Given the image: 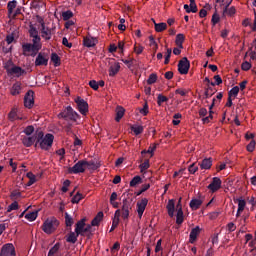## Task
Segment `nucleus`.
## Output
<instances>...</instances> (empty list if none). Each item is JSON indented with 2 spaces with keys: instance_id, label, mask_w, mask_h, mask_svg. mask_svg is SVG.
Masks as SVG:
<instances>
[{
  "instance_id": "nucleus-5",
  "label": "nucleus",
  "mask_w": 256,
  "mask_h": 256,
  "mask_svg": "<svg viewBox=\"0 0 256 256\" xmlns=\"http://www.w3.org/2000/svg\"><path fill=\"white\" fill-rule=\"evenodd\" d=\"M85 160H79L74 166L68 168L69 175H79L85 173Z\"/></svg>"
},
{
  "instance_id": "nucleus-17",
  "label": "nucleus",
  "mask_w": 256,
  "mask_h": 256,
  "mask_svg": "<svg viewBox=\"0 0 256 256\" xmlns=\"http://www.w3.org/2000/svg\"><path fill=\"white\" fill-rule=\"evenodd\" d=\"M25 73V70L19 66H14L10 69H8L9 75H17V77H21Z\"/></svg>"
},
{
  "instance_id": "nucleus-36",
  "label": "nucleus",
  "mask_w": 256,
  "mask_h": 256,
  "mask_svg": "<svg viewBox=\"0 0 256 256\" xmlns=\"http://www.w3.org/2000/svg\"><path fill=\"white\" fill-rule=\"evenodd\" d=\"M130 129L133 131L134 135H141V133L144 131L143 126L139 125H132Z\"/></svg>"
},
{
  "instance_id": "nucleus-6",
  "label": "nucleus",
  "mask_w": 256,
  "mask_h": 256,
  "mask_svg": "<svg viewBox=\"0 0 256 256\" xmlns=\"http://www.w3.org/2000/svg\"><path fill=\"white\" fill-rule=\"evenodd\" d=\"M39 23H40V33H41L42 39H45V41H51V37H53L51 28L45 25V21H43V19H41Z\"/></svg>"
},
{
  "instance_id": "nucleus-25",
  "label": "nucleus",
  "mask_w": 256,
  "mask_h": 256,
  "mask_svg": "<svg viewBox=\"0 0 256 256\" xmlns=\"http://www.w3.org/2000/svg\"><path fill=\"white\" fill-rule=\"evenodd\" d=\"M185 41V35L184 34H177L175 44L179 49H183V42Z\"/></svg>"
},
{
  "instance_id": "nucleus-18",
  "label": "nucleus",
  "mask_w": 256,
  "mask_h": 256,
  "mask_svg": "<svg viewBox=\"0 0 256 256\" xmlns=\"http://www.w3.org/2000/svg\"><path fill=\"white\" fill-rule=\"evenodd\" d=\"M35 141H37V138H35V136H24L22 139L24 147H32Z\"/></svg>"
},
{
  "instance_id": "nucleus-10",
  "label": "nucleus",
  "mask_w": 256,
  "mask_h": 256,
  "mask_svg": "<svg viewBox=\"0 0 256 256\" xmlns=\"http://www.w3.org/2000/svg\"><path fill=\"white\" fill-rule=\"evenodd\" d=\"M131 209H132L131 200L125 198L122 201V219H124V221L129 219V213Z\"/></svg>"
},
{
  "instance_id": "nucleus-40",
  "label": "nucleus",
  "mask_w": 256,
  "mask_h": 256,
  "mask_svg": "<svg viewBox=\"0 0 256 256\" xmlns=\"http://www.w3.org/2000/svg\"><path fill=\"white\" fill-rule=\"evenodd\" d=\"M167 101H169V98H167L166 96H163V94H158L157 105H159V107H161L163 103H167Z\"/></svg>"
},
{
  "instance_id": "nucleus-63",
  "label": "nucleus",
  "mask_w": 256,
  "mask_h": 256,
  "mask_svg": "<svg viewBox=\"0 0 256 256\" xmlns=\"http://www.w3.org/2000/svg\"><path fill=\"white\" fill-rule=\"evenodd\" d=\"M247 151H249V153H253V151H255V141L252 140L248 145H247Z\"/></svg>"
},
{
  "instance_id": "nucleus-50",
  "label": "nucleus",
  "mask_w": 256,
  "mask_h": 256,
  "mask_svg": "<svg viewBox=\"0 0 256 256\" xmlns=\"http://www.w3.org/2000/svg\"><path fill=\"white\" fill-rule=\"evenodd\" d=\"M154 83H157V74L152 73V74H150V76L147 80V84L148 85H153Z\"/></svg>"
},
{
  "instance_id": "nucleus-32",
  "label": "nucleus",
  "mask_w": 256,
  "mask_h": 256,
  "mask_svg": "<svg viewBox=\"0 0 256 256\" xmlns=\"http://www.w3.org/2000/svg\"><path fill=\"white\" fill-rule=\"evenodd\" d=\"M143 183V178L141 176H134L130 181V187H137V185H141Z\"/></svg>"
},
{
  "instance_id": "nucleus-11",
  "label": "nucleus",
  "mask_w": 256,
  "mask_h": 256,
  "mask_svg": "<svg viewBox=\"0 0 256 256\" xmlns=\"http://www.w3.org/2000/svg\"><path fill=\"white\" fill-rule=\"evenodd\" d=\"M148 203L149 200L147 198H143L141 201L137 202L136 207L139 219L143 217V213H145V209L147 208Z\"/></svg>"
},
{
  "instance_id": "nucleus-1",
  "label": "nucleus",
  "mask_w": 256,
  "mask_h": 256,
  "mask_svg": "<svg viewBox=\"0 0 256 256\" xmlns=\"http://www.w3.org/2000/svg\"><path fill=\"white\" fill-rule=\"evenodd\" d=\"M87 222V218H82L75 225V233L77 235H81V237H91L93 235V225L85 224Z\"/></svg>"
},
{
  "instance_id": "nucleus-45",
  "label": "nucleus",
  "mask_w": 256,
  "mask_h": 256,
  "mask_svg": "<svg viewBox=\"0 0 256 256\" xmlns=\"http://www.w3.org/2000/svg\"><path fill=\"white\" fill-rule=\"evenodd\" d=\"M81 199H83V194H81L80 192H77V193L72 197L71 203L77 204V203H79V201H81Z\"/></svg>"
},
{
  "instance_id": "nucleus-13",
  "label": "nucleus",
  "mask_w": 256,
  "mask_h": 256,
  "mask_svg": "<svg viewBox=\"0 0 256 256\" xmlns=\"http://www.w3.org/2000/svg\"><path fill=\"white\" fill-rule=\"evenodd\" d=\"M0 256H15V246L13 244H5L0 252Z\"/></svg>"
},
{
  "instance_id": "nucleus-49",
  "label": "nucleus",
  "mask_w": 256,
  "mask_h": 256,
  "mask_svg": "<svg viewBox=\"0 0 256 256\" xmlns=\"http://www.w3.org/2000/svg\"><path fill=\"white\" fill-rule=\"evenodd\" d=\"M17 209H19V203H17V201H14L8 206L7 213H11V211H17Z\"/></svg>"
},
{
  "instance_id": "nucleus-33",
  "label": "nucleus",
  "mask_w": 256,
  "mask_h": 256,
  "mask_svg": "<svg viewBox=\"0 0 256 256\" xmlns=\"http://www.w3.org/2000/svg\"><path fill=\"white\" fill-rule=\"evenodd\" d=\"M77 237H79V235H77L76 232H70L68 234V237H67L66 241H67V243L75 244V243H77Z\"/></svg>"
},
{
  "instance_id": "nucleus-64",
  "label": "nucleus",
  "mask_w": 256,
  "mask_h": 256,
  "mask_svg": "<svg viewBox=\"0 0 256 256\" xmlns=\"http://www.w3.org/2000/svg\"><path fill=\"white\" fill-rule=\"evenodd\" d=\"M20 196H21V192H19V191H17V190H13V191L11 192V195H10L11 199H17V198H19Z\"/></svg>"
},
{
  "instance_id": "nucleus-12",
  "label": "nucleus",
  "mask_w": 256,
  "mask_h": 256,
  "mask_svg": "<svg viewBox=\"0 0 256 256\" xmlns=\"http://www.w3.org/2000/svg\"><path fill=\"white\" fill-rule=\"evenodd\" d=\"M34 92L29 90L24 97V107L31 109L35 105V99L33 98Z\"/></svg>"
},
{
  "instance_id": "nucleus-46",
  "label": "nucleus",
  "mask_w": 256,
  "mask_h": 256,
  "mask_svg": "<svg viewBox=\"0 0 256 256\" xmlns=\"http://www.w3.org/2000/svg\"><path fill=\"white\" fill-rule=\"evenodd\" d=\"M21 93V86L19 84H14L11 89V95H19Z\"/></svg>"
},
{
  "instance_id": "nucleus-60",
  "label": "nucleus",
  "mask_w": 256,
  "mask_h": 256,
  "mask_svg": "<svg viewBox=\"0 0 256 256\" xmlns=\"http://www.w3.org/2000/svg\"><path fill=\"white\" fill-rule=\"evenodd\" d=\"M8 119L9 121H15V119H17V112L15 110L10 111Z\"/></svg>"
},
{
  "instance_id": "nucleus-19",
  "label": "nucleus",
  "mask_w": 256,
  "mask_h": 256,
  "mask_svg": "<svg viewBox=\"0 0 256 256\" xmlns=\"http://www.w3.org/2000/svg\"><path fill=\"white\" fill-rule=\"evenodd\" d=\"M201 169H211L213 165V159L212 158H204L202 162L199 163Z\"/></svg>"
},
{
  "instance_id": "nucleus-58",
  "label": "nucleus",
  "mask_w": 256,
  "mask_h": 256,
  "mask_svg": "<svg viewBox=\"0 0 256 256\" xmlns=\"http://www.w3.org/2000/svg\"><path fill=\"white\" fill-rule=\"evenodd\" d=\"M188 171L191 173V175H195L196 171H199V167L193 163L189 166Z\"/></svg>"
},
{
  "instance_id": "nucleus-27",
  "label": "nucleus",
  "mask_w": 256,
  "mask_h": 256,
  "mask_svg": "<svg viewBox=\"0 0 256 256\" xmlns=\"http://www.w3.org/2000/svg\"><path fill=\"white\" fill-rule=\"evenodd\" d=\"M155 31L157 33H163L165 29H167V23L161 22V23H154Z\"/></svg>"
},
{
  "instance_id": "nucleus-14",
  "label": "nucleus",
  "mask_w": 256,
  "mask_h": 256,
  "mask_svg": "<svg viewBox=\"0 0 256 256\" xmlns=\"http://www.w3.org/2000/svg\"><path fill=\"white\" fill-rule=\"evenodd\" d=\"M221 184V178L214 177L207 188L211 191V193H216V191H219V189H221Z\"/></svg>"
},
{
  "instance_id": "nucleus-8",
  "label": "nucleus",
  "mask_w": 256,
  "mask_h": 256,
  "mask_svg": "<svg viewBox=\"0 0 256 256\" xmlns=\"http://www.w3.org/2000/svg\"><path fill=\"white\" fill-rule=\"evenodd\" d=\"M191 67V63L187 57L182 58L178 63V71L180 75H187L189 73V69Z\"/></svg>"
},
{
  "instance_id": "nucleus-52",
  "label": "nucleus",
  "mask_w": 256,
  "mask_h": 256,
  "mask_svg": "<svg viewBox=\"0 0 256 256\" xmlns=\"http://www.w3.org/2000/svg\"><path fill=\"white\" fill-rule=\"evenodd\" d=\"M139 113H140L141 115H143L144 117L147 116V115L149 114V105H148L147 103H145V104L143 105V108H141V109L139 110Z\"/></svg>"
},
{
  "instance_id": "nucleus-30",
  "label": "nucleus",
  "mask_w": 256,
  "mask_h": 256,
  "mask_svg": "<svg viewBox=\"0 0 256 256\" xmlns=\"http://www.w3.org/2000/svg\"><path fill=\"white\" fill-rule=\"evenodd\" d=\"M30 37L32 39V44L36 45L38 49H41L43 47V44H41V36H39V34Z\"/></svg>"
},
{
  "instance_id": "nucleus-42",
  "label": "nucleus",
  "mask_w": 256,
  "mask_h": 256,
  "mask_svg": "<svg viewBox=\"0 0 256 256\" xmlns=\"http://www.w3.org/2000/svg\"><path fill=\"white\" fill-rule=\"evenodd\" d=\"M61 244L56 243L48 252V256H55V253L59 251Z\"/></svg>"
},
{
  "instance_id": "nucleus-34",
  "label": "nucleus",
  "mask_w": 256,
  "mask_h": 256,
  "mask_svg": "<svg viewBox=\"0 0 256 256\" xmlns=\"http://www.w3.org/2000/svg\"><path fill=\"white\" fill-rule=\"evenodd\" d=\"M184 216H183V209L177 210V215H176V223L177 225H183L184 221Z\"/></svg>"
},
{
  "instance_id": "nucleus-55",
  "label": "nucleus",
  "mask_w": 256,
  "mask_h": 256,
  "mask_svg": "<svg viewBox=\"0 0 256 256\" xmlns=\"http://www.w3.org/2000/svg\"><path fill=\"white\" fill-rule=\"evenodd\" d=\"M69 185H71V181L70 180H65L63 182V186L61 188L62 193H67L69 191Z\"/></svg>"
},
{
  "instance_id": "nucleus-35",
  "label": "nucleus",
  "mask_w": 256,
  "mask_h": 256,
  "mask_svg": "<svg viewBox=\"0 0 256 256\" xmlns=\"http://www.w3.org/2000/svg\"><path fill=\"white\" fill-rule=\"evenodd\" d=\"M51 61L54 63V67H59V65H61V58L59 55H57V53L51 54Z\"/></svg>"
},
{
  "instance_id": "nucleus-48",
  "label": "nucleus",
  "mask_w": 256,
  "mask_h": 256,
  "mask_svg": "<svg viewBox=\"0 0 256 256\" xmlns=\"http://www.w3.org/2000/svg\"><path fill=\"white\" fill-rule=\"evenodd\" d=\"M151 187V184H143L141 186V189L136 193L137 197H139V195H143V193H145V191H148Z\"/></svg>"
},
{
  "instance_id": "nucleus-47",
  "label": "nucleus",
  "mask_w": 256,
  "mask_h": 256,
  "mask_svg": "<svg viewBox=\"0 0 256 256\" xmlns=\"http://www.w3.org/2000/svg\"><path fill=\"white\" fill-rule=\"evenodd\" d=\"M65 223H66V227H72L74 223L73 218L67 212L65 213Z\"/></svg>"
},
{
  "instance_id": "nucleus-26",
  "label": "nucleus",
  "mask_w": 256,
  "mask_h": 256,
  "mask_svg": "<svg viewBox=\"0 0 256 256\" xmlns=\"http://www.w3.org/2000/svg\"><path fill=\"white\" fill-rule=\"evenodd\" d=\"M119 69H121V65L119 63H115L113 66L110 67L109 76L115 77L117 73H119Z\"/></svg>"
},
{
  "instance_id": "nucleus-3",
  "label": "nucleus",
  "mask_w": 256,
  "mask_h": 256,
  "mask_svg": "<svg viewBox=\"0 0 256 256\" xmlns=\"http://www.w3.org/2000/svg\"><path fill=\"white\" fill-rule=\"evenodd\" d=\"M57 227H59V220L53 217V218L47 219L43 223L42 231H44V233H47L48 235H51V233H53V231H55Z\"/></svg>"
},
{
  "instance_id": "nucleus-20",
  "label": "nucleus",
  "mask_w": 256,
  "mask_h": 256,
  "mask_svg": "<svg viewBox=\"0 0 256 256\" xmlns=\"http://www.w3.org/2000/svg\"><path fill=\"white\" fill-rule=\"evenodd\" d=\"M166 208H167L169 217H175V200H169Z\"/></svg>"
},
{
  "instance_id": "nucleus-23",
  "label": "nucleus",
  "mask_w": 256,
  "mask_h": 256,
  "mask_svg": "<svg viewBox=\"0 0 256 256\" xmlns=\"http://www.w3.org/2000/svg\"><path fill=\"white\" fill-rule=\"evenodd\" d=\"M124 115H125V108H123L121 106L117 107L115 121L117 123H119V121H121V119H123Z\"/></svg>"
},
{
  "instance_id": "nucleus-53",
  "label": "nucleus",
  "mask_w": 256,
  "mask_h": 256,
  "mask_svg": "<svg viewBox=\"0 0 256 256\" xmlns=\"http://www.w3.org/2000/svg\"><path fill=\"white\" fill-rule=\"evenodd\" d=\"M140 171L141 173H143V171H147V169H149L150 165H149V159H146L142 164H140Z\"/></svg>"
},
{
  "instance_id": "nucleus-39",
  "label": "nucleus",
  "mask_w": 256,
  "mask_h": 256,
  "mask_svg": "<svg viewBox=\"0 0 256 256\" xmlns=\"http://www.w3.org/2000/svg\"><path fill=\"white\" fill-rule=\"evenodd\" d=\"M27 177L29 179L27 186L31 187V185H33L35 183V181H37V179L35 178V175L33 172H28Z\"/></svg>"
},
{
  "instance_id": "nucleus-51",
  "label": "nucleus",
  "mask_w": 256,
  "mask_h": 256,
  "mask_svg": "<svg viewBox=\"0 0 256 256\" xmlns=\"http://www.w3.org/2000/svg\"><path fill=\"white\" fill-rule=\"evenodd\" d=\"M171 53H173V50L168 48L165 55L164 65H169V61L171 60Z\"/></svg>"
},
{
  "instance_id": "nucleus-28",
  "label": "nucleus",
  "mask_w": 256,
  "mask_h": 256,
  "mask_svg": "<svg viewBox=\"0 0 256 256\" xmlns=\"http://www.w3.org/2000/svg\"><path fill=\"white\" fill-rule=\"evenodd\" d=\"M83 45H84V47H95V45H96L95 39H93L91 37H84Z\"/></svg>"
},
{
  "instance_id": "nucleus-37",
  "label": "nucleus",
  "mask_w": 256,
  "mask_h": 256,
  "mask_svg": "<svg viewBox=\"0 0 256 256\" xmlns=\"http://www.w3.org/2000/svg\"><path fill=\"white\" fill-rule=\"evenodd\" d=\"M38 214L39 211L29 212L25 215V219H27L28 221H35V219H37Z\"/></svg>"
},
{
  "instance_id": "nucleus-56",
  "label": "nucleus",
  "mask_w": 256,
  "mask_h": 256,
  "mask_svg": "<svg viewBox=\"0 0 256 256\" xmlns=\"http://www.w3.org/2000/svg\"><path fill=\"white\" fill-rule=\"evenodd\" d=\"M35 131V127H33V125H30V126H27L25 129H24V133L25 135H27L29 137V135H33Z\"/></svg>"
},
{
  "instance_id": "nucleus-57",
  "label": "nucleus",
  "mask_w": 256,
  "mask_h": 256,
  "mask_svg": "<svg viewBox=\"0 0 256 256\" xmlns=\"http://www.w3.org/2000/svg\"><path fill=\"white\" fill-rule=\"evenodd\" d=\"M89 87H91V89H93L94 91H98L99 90V83L96 80H90L89 81Z\"/></svg>"
},
{
  "instance_id": "nucleus-43",
  "label": "nucleus",
  "mask_w": 256,
  "mask_h": 256,
  "mask_svg": "<svg viewBox=\"0 0 256 256\" xmlns=\"http://www.w3.org/2000/svg\"><path fill=\"white\" fill-rule=\"evenodd\" d=\"M73 17V11L67 10L62 12L63 21H69Z\"/></svg>"
},
{
  "instance_id": "nucleus-31",
  "label": "nucleus",
  "mask_w": 256,
  "mask_h": 256,
  "mask_svg": "<svg viewBox=\"0 0 256 256\" xmlns=\"http://www.w3.org/2000/svg\"><path fill=\"white\" fill-rule=\"evenodd\" d=\"M16 7H17L16 0L9 1L7 4L8 15H13V11L15 10Z\"/></svg>"
},
{
  "instance_id": "nucleus-29",
  "label": "nucleus",
  "mask_w": 256,
  "mask_h": 256,
  "mask_svg": "<svg viewBox=\"0 0 256 256\" xmlns=\"http://www.w3.org/2000/svg\"><path fill=\"white\" fill-rule=\"evenodd\" d=\"M84 167L85 169H92L93 171H95V169H99V165H97L95 163V161H87V160H84Z\"/></svg>"
},
{
  "instance_id": "nucleus-44",
  "label": "nucleus",
  "mask_w": 256,
  "mask_h": 256,
  "mask_svg": "<svg viewBox=\"0 0 256 256\" xmlns=\"http://www.w3.org/2000/svg\"><path fill=\"white\" fill-rule=\"evenodd\" d=\"M28 33H29L30 37H33L35 35H39V30L37 29V27H35L34 25L31 24L29 26Z\"/></svg>"
},
{
  "instance_id": "nucleus-22",
  "label": "nucleus",
  "mask_w": 256,
  "mask_h": 256,
  "mask_svg": "<svg viewBox=\"0 0 256 256\" xmlns=\"http://www.w3.org/2000/svg\"><path fill=\"white\" fill-rule=\"evenodd\" d=\"M103 220V212H98L97 215L91 221L92 227H99V223Z\"/></svg>"
},
{
  "instance_id": "nucleus-59",
  "label": "nucleus",
  "mask_w": 256,
  "mask_h": 256,
  "mask_svg": "<svg viewBox=\"0 0 256 256\" xmlns=\"http://www.w3.org/2000/svg\"><path fill=\"white\" fill-rule=\"evenodd\" d=\"M64 131L67 135H73V129L71 123H68L66 126H64Z\"/></svg>"
},
{
  "instance_id": "nucleus-24",
  "label": "nucleus",
  "mask_w": 256,
  "mask_h": 256,
  "mask_svg": "<svg viewBox=\"0 0 256 256\" xmlns=\"http://www.w3.org/2000/svg\"><path fill=\"white\" fill-rule=\"evenodd\" d=\"M215 93H217V90L208 84L204 93L205 99H209V97H213Z\"/></svg>"
},
{
  "instance_id": "nucleus-2",
  "label": "nucleus",
  "mask_w": 256,
  "mask_h": 256,
  "mask_svg": "<svg viewBox=\"0 0 256 256\" xmlns=\"http://www.w3.org/2000/svg\"><path fill=\"white\" fill-rule=\"evenodd\" d=\"M58 119L75 122L79 119V114L71 106H68L58 114Z\"/></svg>"
},
{
  "instance_id": "nucleus-21",
  "label": "nucleus",
  "mask_w": 256,
  "mask_h": 256,
  "mask_svg": "<svg viewBox=\"0 0 256 256\" xmlns=\"http://www.w3.org/2000/svg\"><path fill=\"white\" fill-rule=\"evenodd\" d=\"M190 208L192 209V211H197V209H199V207H201V205H203V200L201 199H192L190 201Z\"/></svg>"
},
{
  "instance_id": "nucleus-16",
  "label": "nucleus",
  "mask_w": 256,
  "mask_h": 256,
  "mask_svg": "<svg viewBox=\"0 0 256 256\" xmlns=\"http://www.w3.org/2000/svg\"><path fill=\"white\" fill-rule=\"evenodd\" d=\"M22 49L24 53H31V51H41V48H38L37 45L31 43L23 44Z\"/></svg>"
},
{
  "instance_id": "nucleus-54",
  "label": "nucleus",
  "mask_w": 256,
  "mask_h": 256,
  "mask_svg": "<svg viewBox=\"0 0 256 256\" xmlns=\"http://www.w3.org/2000/svg\"><path fill=\"white\" fill-rule=\"evenodd\" d=\"M237 97V95H239V86H234L228 93V97L231 96Z\"/></svg>"
},
{
  "instance_id": "nucleus-38",
  "label": "nucleus",
  "mask_w": 256,
  "mask_h": 256,
  "mask_svg": "<svg viewBox=\"0 0 256 256\" xmlns=\"http://www.w3.org/2000/svg\"><path fill=\"white\" fill-rule=\"evenodd\" d=\"M33 137L36 138L35 147H37V145H39V143L45 139V134L43 133V131H39Z\"/></svg>"
},
{
  "instance_id": "nucleus-41",
  "label": "nucleus",
  "mask_w": 256,
  "mask_h": 256,
  "mask_svg": "<svg viewBox=\"0 0 256 256\" xmlns=\"http://www.w3.org/2000/svg\"><path fill=\"white\" fill-rule=\"evenodd\" d=\"M247 202L243 199H238V213H243L245 211V206Z\"/></svg>"
},
{
  "instance_id": "nucleus-62",
  "label": "nucleus",
  "mask_w": 256,
  "mask_h": 256,
  "mask_svg": "<svg viewBox=\"0 0 256 256\" xmlns=\"http://www.w3.org/2000/svg\"><path fill=\"white\" fill-rule=\"evenodd\" d=\"M220 17H219V15H217V13H214L213 15H212V19H211V21H212V25H216L217 23H219V21H220Z\"/></svg>"
},
{
  "instance_id": "nucleus-15",
  "label": "nucleus",
  "mask_w": 256,
  "mask_h": 256,
  "mask_svg": "<svg viewBox=\"0 0 256 256\" xmlns=\"http://www.w3.org/2000/svg\"><path fill=\"white\" fill-rule=\"evenodd\" d=\"M199 233H201V228L199 226H196L195 228H193L190 232L189 242L195 243V241H197V237L199 236Z\"/></svg>"
},
{
  "instance_id": "nucleus-7",
  "label": "nucleus",
  "mask_w": 256,
  "mask_h": 256,
  "mask_svg": "<svg viewBox=\"0 0 256 256\" xmlns=\"http://www.w3.org/2000/svg\"><path fill=\"white\" fill-rule=\"evenodd\" d=\"M49 65V54L45 52L38 53L35 59V67H47Z\"/></svg>"
},
{
  "instance_id": "nucleus-61",
  "label": "nucleus",
  "mask_w": 256,
  "mask_h": 256,
  "mask_svg": "<svg viewBox=\"0 0 256 256\" xmlns=\"http://www.w3.org/2000/svg\"><path fill=\"white\" fill-rule=\"evenodd\" d=\"M241 69L242 71H249V69H251V63L247 61L243 62L241 65Z\"/></svg>"
},
{
  "instance_id": "nucleus-9",
  "label": "nucleus",
  "mask_w": 256,
  "mask_h": 256,
  "mask_svg": "<svg viewBox=\"0 0 256 256\" xmlns=\"http://www.w3.org/2000/svg\"><path fill=\"white\" fill-rule=\"evenodd\" d=\"M75 103L77 104L78 111H80L81 115H87L89 111V104L87 103V101L78 96L75 99Z\"/></svg>"
},
{
  "instance_id": "nucleus-4",
  "label": "nucleus",
  "mask_w": 256,
  "mask_h": 256,
  "mask_svg": "<svg viewBox=\"0 0 256 256\" xmlns=\"http://www.w3.org/2000/svg\"><path fill=\"white\" fill-rule=\"evenodd\" d=\"M55 139V136L53 134H46L44 136V139L38 142V145L40 146L41 149L44 151H49L51 147H53V141Z\"/></svg>"
}]
</instances>
